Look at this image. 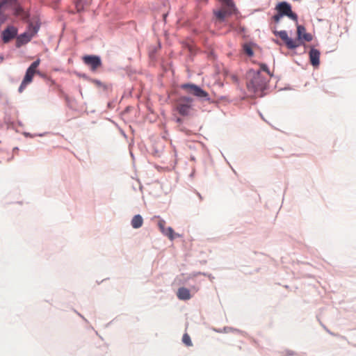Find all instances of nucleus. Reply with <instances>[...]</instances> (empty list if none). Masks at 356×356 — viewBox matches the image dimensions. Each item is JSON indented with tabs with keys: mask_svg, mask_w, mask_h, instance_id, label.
I'll use <instances>...</instances> for the list:
<instances>
[{
	"mask_svg": "<svg viewBox=\"0 0 356 356\" xmlns=\"http://www.w3.org/2000/svg\"><path fill=\"white\" fill-rule=\"evenodd\" d=\"M182 341L187 346H191L193 345L191 337L187 333H185L183 335Z\"/></svg>",
	"mask_w": 356,
	"mask_h": 356,
	"instance_id": "obj_19",
	"label": "nucleus"
},
{
	"mask_svg": "<svg viewBox=\"0 0 356 356\" xmlns=\"http://www.w3.org/2000/svg\"><path fill=\"white\" fill-rule=\"evenodd\" d=\"M17 0H3L0 3V6L4 10L11 8L17 4Z\"/></svg>",
	"mask_w": 356,
	"mask_h": 356,
	"instance_id": "obj_16",
	"label": "nucleus"
},
{
	"mask_svg": "<svg viewBox=\"0 0 356 356\" xmlns=\"http://www.w3.org/2000/svg\"><path fill=\"white\" fill-rule=\"evenodd\" d=\"M273 33L275 35L279 36L284 42L288 49H294L300 46V42L298 40H294L290 38L288 36L286 31H275Z\"/></svg>",
	"mask_w": 356,
	"mask_h": 356,
	"instance_id": "obj_7",
	"label": "nucleus"
},
{
	"mask_svg": "<svg viewBox=\"0 0 356 356\" xmlns=\"http://www.w3.org/2000/svg\"><path fill=\"white\" fill-rule=\"evenodd\" d=\"M83 61L93 72L96 71L102 65L101 59L97 56H85L83 57Z\"/></svg>",
	"mask_w": 356,
	"mask_h": 356,
	"instance_id": "obj_8",
	"label": "nucleus"
},
{
	"mask_svg": "<svg viewBox=\"0 0 356 356\" xmlns=\"http://www.w3.org/2000/svg\"><path fill=\"white\" fill-rule=\"evenodd\" d=\"M259 71H260L261 74H263L262 72L265 73L264 76L268 78L272 76L268 66L266 64H260V70Z\"/></svg>",
	"mask_w": 356,
	"mask_h": 356,
	"instance_id": "obj_18",
	"label": "nucleus"
},
{
	"mask_svg": "<svg viewBox=\"0 0 356 356\" xmlns=\"http://www.w3.org/2000/svg\"><path fill=\"white\" fill-rule=\"evenodd\" d=\"M3 60V56H0V63H1Z\"/></svg>",
	"mask_w": 356,
	"mask_h": 356,
	"instance_id": "obj_23",
	"label": "nucleus"
},
{
	"mask_svg": "<svg viewBox=\"0 0 356 356\" xmlns=\"http://www.w3.org/2000/svg\"><path fill=\"white\" fill-rule=\"evenodd\" d=\"M40 63V59H37L35 61H34L27 69L26 72V74L24 76V78L19 87V92H22L24 88L26 87V86L30 83L34 75L35 74H39L40 72L37 71V68L39 66Z\"/></svg>",
	"mask_w": 356,
	"mask_h": 356,
	"instance_id": "obj_5",
	"label": "nucleus"
},
{
	"mask_svg": "<svg viewBox=\"0 0 356 356\" xmlns=\"http://www.w3.org/2000/svg\"><path fill=\"white\" fill-rule=\"evenodd\" d=\"M275 10L280 13V15L286 16L291 19L298 22V15L292 11L291 6L289 3L286 1L278 3L276 5Z\"/></svg>",
	"mask_w": 356,
	"mask_h": 356,
	"instance_id": "obj_6",
	"label": "nucleus"
},
{
	"mask_svg": "<svg viewBox=\"0 0 356 356\" xmlns=\"http://www.w3.org/2000/svg\"><path fill=\"white\" fill-rule=\"evenodd\" d=\"M269 79L260 71L251 70L247 74L248 89L254 93L261 92L267 88Z\"/></svg>",
	"mask_w": 356,
	"mask_h": 356,
	"instance_id": "obj_1",
	"label": "nucleus"
},
{
	"mask_svg": "<svg viewBox=\"0 0 356 356\" xmlns=\"http://www.w3.org/2000/svg\"><path fill=\"white\" fill-rule=\"evenodd\" d=\"M320 51L314 48H312L309 51V60L311 64L314 67H318L320 63Z\"/></svg>",
	"mask_w": 356,
	"mask_h": 356,
	"instance_id": "obj_12",
	"label": "nucleus"
},
{
	"mask_svg": "<svg viewBox=\"0 0 356 356\" xmlns=\"http://www.w3.org/2000/svg\"><path fill=\"white\" fill-rule=\"evenodd\" d=\"M39 28H40V25L37 22H35L34 23L31 22L29 24L28 30L26 31H28L29 33L31 35H32V37H33L38 31Z\"/></svg>",
	"mask_w": 356,
	"mask_h": 356,
	"instance_id": "obj_15",
	"label": "nucleus"
},
{
	"mask_svg": "<svg viewBox=\"0 0 356 356\" xmlns=\"http://www.w3.org/2000/svg\"><path fill=\"white\" fill-rule=\"evenodd\" d=\"M193 99L183 96L178 98L175 104V109L182 116L188 115L193 109Z\"/></svg>",
	"mask_w": 356,
	"mask_h": 356,
	"instance_id": "obj_3",
	"label": "nucleus"
},
{
	"mask_svg": "<svg viewBox=\"0 0 356 356\" xmlns=\"http://www.w3.org/2000/svg\"><path fill=\"white\" fill-rule=\"evenodd\" d=\"M177 296L179 300H187L191 298L190 291L185 287L179 288L177 291Z\"/></svg>",
	"mask_w": 356,
	"mask_h": 356,
	"instance_id": "obj_13",
	"label": "nucleus"
},
{
	"mask_svg": "<svg viewBox=\"0 0 356 356\" xmlns=\"http://www.w3.org/2000/svg\"><path fill=\"white\" fill-rule=\"evenodd\" d=\"M32 38V35H31L28 31H26L17 38V42L25 44L29 42Z\"/></svg>",
	"mask_w": 356,
	"mask_h": 356,
	"instance_id": "obj_17",
	"label": "nucleus"
},
{
	"mask_svg": "<svg viewBox=\"0 0 356 356\" xmlns=\"http://www.w3.org/2000/svg\"><path fill=\"white\" fill-rule=\"evenodd\" d=\"M282 17V16L280 15V13L277 12V13L273 17V19L275 23H279Z\"/></svg>",
	"mask_w": 356,
	"mask_h": 356,
	"instance_id": "obj_22",
	"label": "nucleus"
},
{
	"mask_svg": "<svg viewBox=\"0 0 356 356\" xmlns=\"http://www.w3.org/2000/svg\"><path fill=\"white\" fill-rule=\"evenodd\" d=\"M243 51L249 56H252L253 55L252 49L251 46L248 44H244Z\"/></svg>",
	"mask_w": 356,
	"mask_h": 356,
	"instance_id": "obj_21",
	"label": "nucleus"
},
{
	"mask_svg": "<svg viewBox=\"0 0 356 356\" xmlns=\"http://www.w3.org/2000/svg\"><path fill=\"white\" fill-rule=\"evenodd\" d=\"M143 223V219L142 216L139 214L134 216L133 217V218L131 220V226L134 229L140 228V227H142Z\"/></svg>",
	"mask_w": 356,
	"mask_h": 356,
	"instance_id": "obj_14",
	"label": "nucleus"
},
{
	"mask_svg": "<svg viewBox=\"0 0 356 356\" xmlns=\"http://www.w3.org/2000/svg\"><path fill=\"white\" fill-rule=\"evenodd\" d=\"M158 226L162 234L168 236L171 241L174 240L175 237L179 236V234H175L172 227H165V221L164 220H159L158 222Z\"/></svg>",
	"mask_w": 356,
	"mask_h": 356,
	"instance_id": "obj_10",
	"label": "nucleus"
},
{
	"mask_svg": "<svg viewBox=\"0 0 356 356\" xmlns=\"http://www.w3.org/2000/svg\"><path fill=\"white\" fill-rule=\"evenodd\" d=\"M181 88L184 90L187 93L200 99L205 100L210 99L209 93L195 84L184 83L181 86Z\"/></svg>",
	"mask_w": 356,
	"mask_h": 356,
	"instance_id": "obj_4",
	"label": "nucleus"
},
{
	"mask_svg": "<svg viewBox=\"0 0 356 356\" xmlns=\"http://www.w3.org/2000/svg\"><path fill=\"white\" fill-rule=\"evenodd\" d=\"M297 36L298 38L295 40H298L300 46L304 44V42H310L312 40V35L306 32L305 28L302 25L297 26Z\"/></svg>",
	"mask_w": 356,
	"mask_h": 356,
	"instance_id": "obj_9",
	"label": "nucleus"
},
{
	"mask_svg": "<svg viewBox=\"0 0 356 356\" xmlns=\"http://www.w3.org/2000/svg\"><path fill=\"white\" fill-rule=\"evenodd\" d=\"M10 9H12L13 10V13L16 16H19L23 13L22 8L19 7L17 4H16L15 6H13Z\"/></svg>",
	"mask_w": 356,
	"mask_h": 356,
	"instance_id": "obj_20",
	"label": "nucleus"
},
{
	"mask_svg": "<svg viewBox=\"0 0 356 356\" xmlns=\"http://www.w3.org/2000/svg\"><path fill=\"white\" fill-rule=\"evenodd\" d=\"M17 33V30L14 26H8L2 33V39L4 42H8L13 39Z\"/></svg>",
	"mask_w": 356,
	"mask_h": 356,
	"instance_id": "obj_11",
	"label": "nucleus"
},
{
	"mask_svg": "<svg viewBox=\"0 0 356 356\" xmlns=\"http://www.w3.org/2000/svg\"><path fill=\"white\" fill-rule=\"evenodd\" d=\"M221 3V7L218 10H214L216 18L222 22L235 13L236 7L232 0H218Z\"/></svg>",
	"mask_w": 356,
	"mask_h": 356,
	"instance_id": "obj_2",
	"label": "nucleus"
}]
</instances>
